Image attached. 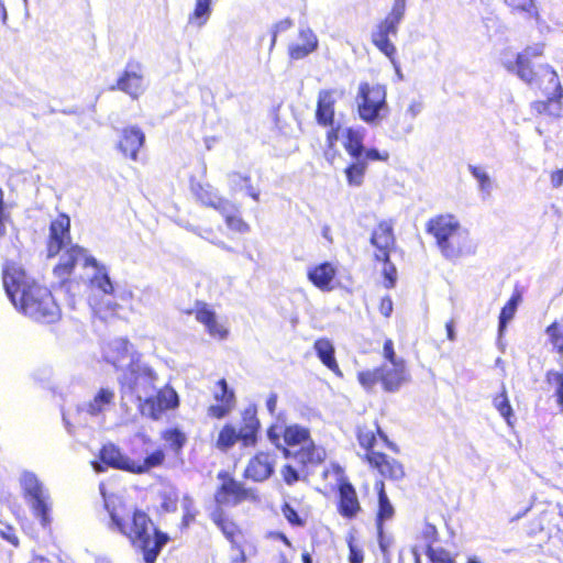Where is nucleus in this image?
Masks as SVG:
<instances>
[{"label": "nucleus", "mask_w": 563, "mask_h": 563, "mask_svg": "<svg viewBox=\"0 0 563 563\" xmlns=\"http://www.w3.org/2000/svg\"><path fill=\"white\" fill-rule=\"evenodd\" d=\"M212 12V0H196L195 8L188 16V23L198 27L203 26Z\"/></svg>", "instance_id": "nucleus-41"}, {"label": "nucleus", "mask_w": 563, "mask_h": 563, "mask_svg": "<svg viewBox=\"0 0 563 563\" xmlns=\"http://www.w3.org/2000/svg\"><path fill=\"white\" fill-rule=\"evenodd\" d=\"M280 511L286 521L295 528H302L307 523L306 516L300 515L288 501L280 506Z\"/></svg>", "instance_id": "nucleus-49"}, {"label": "nucleus", "mask_w": 563, "mask_h": 563, "mask_svg": "<svg viewBox=\"0 0 563 563\" xmlns=\"http://www.w3.org/2000/svg\"><path fill=\"white\" fill-rule=\"evenodd\" d=\"M364 555L361 549H358L352 541L349 542V562L350 563H363Z\"/></svg>", "instance_id": "nucleus-59"}, {"label": "nucleus", "mask_w": 563, "mask_h": 563, "mask_svg": "<svg viewBox=\"0 0 563 563\" xmlns=\"http://www.w3.org/2000/svg\"><path fill=\"white\" fill-rule=\"evenodd\" d=\"M220 481L214 492V501L218 506H238L245 501L256 500L254 489L245 486L227 471H220L217 475Z\"/></svg>", "instance_id": "nucleus-14"}, {"label": "nucleus", "mask_w": 563, "mask_h": 563, "mask_svg": "<svg viewBox=\"0 0 563 563\" xmlns=\"http://www.w3.org/2000/svg\"><path fill=\"white\" fill-rule=\"evenodd\" d=\"M318 37L310 27H300L298 31V42L291 43L288 46V56L292 60L302 59L313 53L318 48Z\"/></svg>", "instance_id": "nucleus-28"}, {"label": "nucleus", "mask_w": 563, "mask_h": 563, "mask_svg": "<svg viewBox=\"0 0 563 563\" xmlns=\"http://www.w3.org/2000/svg\"><path fill=\"white\" fill-rule=\"evenodd\" d=\"M426 554L431 563H455L450 552L443 548L427 547Z\"/></svg>", "instance_id": "nucleus-51"}, {"label": "nucleus", "mask_w": 563, "mask_h": 563, "mask_svg": "<svg viewBox=\"0 0 563 563\" xmlns=\"http://www.w3.org/2000/svg\"><path fill=\"white\" fill-rule=\"evenodd\" d=\"M292 26L294 20L290 18L282 19L273 25L271 49L276 45L278 34L289 31Z\"/></svg>", "instance_id": "nucleus-53"}, {"label": "nucleus", "mask_w": 563, "mask_h": 563, "mask_svg": "<svg viewBox=\"0 0 563 563\" xmlns=\"http://www.w3.org/2000/svg\"><path fill=\"white\" fill-rule=\"evenodd\" d=\"M493 405L499 415L506 420L507 424L512 426L514 410L505 386H503L501 390L493 397Z\"/></svg>", "instance_id": "nucleus-44"}, {"label": "nucleus", "mask_w": 563, "mask_h": 563, "mask_svg": "<svg viewBox=\"0 0 563 563\" xmlns=\"http://www.w3.org/2000/svg\"><path fill=\"white\" fill-rule=\"evenodd\" d=\"M386 86L377 82L362 81L358 85L355 97L357 113L362 121L375 123L380 118V112L387 107Z\"/></svg>", "instance_id": "nucleus-13"}, {"label": "nucleus", "mask_w": 563, "mask_h": 563, "mask_svg": "<svg viewBox=\"0 0 563 563\" xmlns=\"http://www.w3.org/2000/svg\"><path fill=\"white\" fill-rule=\"evenodd\" d=\"M70 218L66 213H58L49 222L48 234L45 241V251L48 258L59 255L58 262L53 267L54 276L60 285L70 282V277L79 261L85 266L97 267V260L87 254V250L76 243H71Z\"/></svg>", "instance_id": "nucleus-4"}, {"label": "nucleus", "mask_w": 563, "mask_h": 563, "mask_svg": "<svg viewBox=\"0 0 563 563\" xmlns=\"http://www.w3.org/2000/svg\"><path fill=\"white\" fill-rule=\"evenodd\" d=\"M199 510L197 509L194 498L189 495H185L183 497V517H181V527L188 528L191 523L195 522Z\"/></svg>", "instance_id": "nucleus-50"}, {"label": "nucleus", "mask_w": 563, "mask_h": 563, "mask_svg": "<svg viewBox=\"0 0 563 563\" xmlns=\"http://www.w3.org/2000/svg\"><path fill=\"white\" fill-rule=\"evenodd\" d=\"M131 342L121 338L115 340L109 347L108 361L114 367L119 368L129 358L130 362L126 367L123 379H120L121 387L126 385L131 390H137L141 380L146 384L144 393L152 391L157 379L156 373L146 364L141 363V354L132 352Z\"/></svg>", "instance_id": "nucleus-6"}, {"label": "nucleus", "mask_w": 563, "mask_h": 563, "mask_svg": "<svg viewBox=\"0 0 563 563\" xmlns=\"http://www.w3.org/2000/svg\"><path fill=\"white\" fill-rule=\"evenodd\" d=\"M550 179L554 188L560 187L563 184V167L561 169L553 170L550 174Z\"/></svg>", "instance_id": "nucleus-63"}, {"label": "nucleus", "mask_w": 563, "mask_h": 563, "mask_svg": "<svg viewBox=\"0 0 563 563\" xmlns=\"http://www.w3.org/2000/svg\"><path fill=\"white\" fill-rule=\"evenodd\" d=\"M232 548L236 549L239 553L231 560V563H246L247 558L244 550L240 545V542H238L236 545H232Z\"/></svg>", "instance_id": "nucleus-64"}, {"label": "nucleus", "mask_w": 563, "mask_h": 563, "mask_svg": "<svg viewBox=\"0 0 563 563\" xmlns=\"http://www.w3.org/2000/svg\"><path fill=\"white\" fill-rule=\"evenodd\" d=\"M383 357L390 363L399 362L400 357H397L394 342L391 339H386L383 344Z\"/></svg>", "instance_id": "nucleus-57"}, {"label": "nucleus", "mask_w": 563, "mask_h": 563, "mask_svg": "<svg viewBox=\"0 0 563 563\" xmlns=\"http://www.w3.org/2000/svg\"><path fill=\"white\" fill-rule=\"evenodd\" d=\"M115 393L112 388L101 387L93 398L87 404V412L98 416L114 402Z\"/></svg>", "instance_id": "nucleus-37"}, {"label": "nucleus", "mask_w": 563, "mask_h": 563, "mask_svg": "<svg viewBox=\"0 0 563 563\" xmlns=\"http://www.w3.org/2000/svg\"><path fill=\"white\" fill-rule=\"evenodd\" d=\"M470 170L472 175L478 180L482 189H488L490 187L489 176L483 168L478 166H472Z\"/></svg>", "instance_id": "nucleus-56"}, {"label": "nucleus", "mask_w": 563, "mask_h": 563, "mask_svg": "<svg viewBox=\"0 0 563 563\" xmlns=\"http://www.w3.org/2000/svg\"><path fill=\"white\" fill-rule=\"evenodd\" d=\"M145 143V134L137 126L123 128L119 136L117 148L120 153L131 159L136 161L140 150Z\"/></svg>", "instance_id": "nucleus-26"}, {"label": "nucleus", "mask_w": 563, "mask_h": 563, "mask_svg": "<svg viewBox=\"0 0 563 563\" xmlns=\"http://www.w3.org/2000/svg\"><path fill=\"white\" fill-rule=\"evenodd\" d=\"M228 179L234 189H245L252 199L258 201L260 191L252 185V179L249 174L231 172L228 174Z\"/></svg>", "instance_id": "nucleus-42"}, {"label": "nucleus", "mask_w": 563, "mask_h": 563, "mask_svg": "<svg viewBox=\"0 0 563 563\" xmlns=\"http://www.w3.org/2000/svg\"><path fill=\"white\" fill-rule=\"evenodd\" d=\"M329 130L325 133L327 148L335 152L336 142L340 136V125L328 126Z\"/></svg>", "instance_id": "nucleus-55"}, {"label": "nucleus", "mask_w": 563, "mask_h": 563, "mask_svg": "<svg viewBox=\"0 0 563 563\" xmlns=\"http://www.w3.org/2000/svg\"><path fill=\"white\" fill-rule=\"evenodd\" d=\"M179 406L177 393L172 387H164L144 399L141 411L153 420H158L167 410L176 409Z\"/></svg>", "instance_id": "nucleus-17"}, {"label": "nucleus", "mask_w": 563, "mask_h": 563, "mask_svg": "<svg viewBox=\"0 0 563 563\" xmlns=\"http://www.w3.org/2000/svg\"><path fill=\"white\" fill-rule=\"evenodd\" d=\"M186 313H194L196 321L205 327L211 338L222 341L229 336L228 327L219 320L216 311L207 302L197 300L194 308Z\"/></svg>", "instance_id": "nucleus-19"}, {"label": "nucleus", "mask_w": 563, "mask_h": 563, "mask_svg": "<svg viewBox=\"0 0 563 563\" xmlns=\"http://www.w3.org/2000/svg\"><path fill=\"white\" fill-rule=\"evenodd\" d=\"M107 508L110 515L109 528L137 548L143 554L144 563H155L162 549L170 540L168 534L159 530L143 509L131 510L124 503Z\"/></svg>", "instance_id": "nucleus-3"}, {"label": "nucleus", "mask_w": 563, "mask_h": 563, "mask_svg": "<svg viewBox=\"0 0 563 563\" xmlns=\"http://www.w3.org/2000/svg\"><path fill=\"white\" fill-rule=\"evenodd\" d=\"M211 520L232 545H236L240 542V539L243 537L242 529L236 522L225 516L222 509L212 512Z\"/></svg>", "instance_id": "nucleus-35"}, {"label": "nucleus", "mask_w": 563, "mask_h": 563, "mask_svg": "<svg viewBox=\"0 0 563 563\" xmlns=\"http://www.w3.org/2000/svg\"><path fill=\"white\" fill-rule=\"evenodd\" d=\"M544 516L545 514H542L530 522L529 534H537L545 529Z\"/></svg>", "instance_id": "nucleus-62"}, {"label": "nucleus", "mask_w": 563, "mask_h": 563, "mask_svg": "<svg viewBox=\"0 0 563 563\" xmlns=\"http://www.w3.org/2000/svg\"><path fill=\"white\" fill-rule=\"evenodd\" d=\"M261 429L260 420L255 411L245 410L242 413V423L238 429L240 443L244 448H253L257 443L258 432Z\"/></svg>", "instance_id": "nucleus-32"}, {"label": "nucleus", "mask_w": 563, "mask_h": 563, "mask_svg": "<svg viewBox=\"0 0 563 563\" xmlns=\"http://www.w3.org/2000/svg\"><path fill=\"white\" fill-rule=\"evenodd\" d=\"M290 457L295 459L301 467H317L327 460V450L311 439L294 451Z\"/></svg>", "instance_id": "nucleus-29"}, {"label": "nucleus", "mask_w": 563, "mask_h": 563, "mask_svg": "<svg viewBox=\"0 0 563 563\" xmlns=\"http://www.w3.org/2000/svg\"><path fill=\"white\" fill-rule=\"evenodd\" d=\"M161 439L175 454H179L187 443V435L178 428H168L161 432Z\"/></svg>", "instance_id": "nucleus-40"}, {"label": "nucleus", "mask_w": 563, "mask_h": 563, "mask_svg": "<svg viewBox=\"0 0 563 563\" xmlns=\"http://www.w3.org/2000/svg\"><path fill=\"white\" fill-rule=\"evenodd\" d=\"M330 474L335 477V486L331 489L335 492L336 512L347 521L356 519L363 512V507L355 486L338 463H331L324 468L322 477L327 478Z\"/></svg>", "instance_id": "nucleus-9"}, {"label": "nucleus", "mask_w": 563, "mask_h": 563, "mask_svg": "<svg viewBox=\"0 0 563 563\" xmlns=\"http://www.w3.org/2000/svg\"><path fill=\"white\" fill-rule=\"evenodd\" d=\"M521 292L519 290H515L505 306L501 308L499 313V330L503 331L507 322L510 321L518 308L519 302L521 301Z\"/></svg>", "instance_id": "nucleus-45"}, {"label": "nucleus", "mask_w": 563, "mask_h": 563, "mask_svg": "<svg viewBox=\"0 0 563 563\" xmlns=\"http://www.w3.org/2000/svg\"><path fill=\"white\" fill-rule=\"evenodd\" d=\"M282 429H283V427H277V426H272L267 429L268 439L276 448H278L280 450L283 448V445L280 444Z\"/></svg>", "instance_id": "nucleus-58"}, {"label": "nucleus", "mask_w": 563, "mask_h": 563, "mask_svg": "<svg viewBox=\"0 0 563 563\" xmlns=\"http://www.w3.org/2000/svg\"><path fill=\"white\" fill-rule=\"evenodd\" d=\"M236 442H240L238 429L231 423L223 424L216 441L217 449L227 452L232 449Z\"/></svg>", "instance_id": "nucleus-43"}, {"label": "nucleus", "mask_w": 563, "mask_h": 563, "mask_svg": "<svg viewBox=\"0 0 563 563\" xmlns=\"http://www.w3.org/2000/svg\"><path fill=\"white\" fill-rule=\"evenodd\" d=\"M363 133L358 130L349 128L345 131L344 148L352 158L365 157L369 161L387 162L389 153L378 151L377 148H364Z\"/></svg>", "instance_id": "nucleus-22"}, {"label": "nucleus", "mask_w": 563, "mask_h": 563, "mask_svg": "<svg viewBox=\"0 0 563 563\" xmlns=\"http://www.w3.org/2000/svg\"><path fill=\"white\" fill-rule=\"evenodd\" d=\"M308 280L321 291H332L336 286L338 267L331 262H322L307 271Z\"/></svg>", "instance_id": "nucleus-24"}, {"label": "nucleus", "mask_w": 563, "mask_h": 563, "mask_svg": "<svg viewBox=\"0 0 563 563\" xmlns=\"http://www.w3.org/2000/svg\"><path fill=\"white\" fill-rule=\"evenodd\" d=\"M276 466V454L271 451H258L249 460L243 477L254 483H263L272 477Z\"/></svg>", "instance_id": "nucleus-21"}, {"label": "nucleus", "mask_w": 563, "mask_h": 563, "mask_svg": "<svg viewBox=\"0 0 563 563\" xmlns=\"http://www.w3.org/2000/svg\"><path fill=\"white\" fill-rule=\"evenodd\" d=\"M223 216L227 227L238 233L244 234L250 231L249 223L243 219L239 208L230 201V207L224 212H219Z\"/></svg>", "instance_id": "nucleus-39"}, {"label": "nucleus", "mask_w": 563, "mask_h": 563, "mask_svg": "<svg viewBox=\"0 0 563 563\" xmlns=\"http://www.w3.org/2000/svg\"><path fill=\"white\" fill-rule=\"evenodd\" d=\"M20 485L22 496L27 503L33 516L40 520L43 527H48L52 522V501L43 483L35 474L25 472L20 478Z\"/></svg>", "instance_id": "nucleus-12"}, {"label": "nucleus", "mask_w": 563, "mask_h": 563, "mask_svg": "<svg viewBox=\"0 0 563 563\" xmlns=\"http://www.w3.org/2000/svg\"><path fill=\"white\" fill-rule=\"evenodd\" d=\"M508 12L519 22L539 23L541 21L538 0H501Z\"/></svg>", "instance_id": "nucleus-27"}, {"label": "nucleus", "mask_w": 563, "mask_h": 563, "mask_svg": "<svg viewBox=\"0 0 563 563\" xmlns=\"http://www.w3.org/2000/svg\"><path fill=\"white\" fill-rule=\"evenodd\" d=\"M391 220L378 222L371 234L369 242L375 247L374 260L388 263L391 251L395 249L396 239Z\"/></svg>", "instance_id": "nucleus-20"}, {"label": "nucleus", "mask_w": 563, "mask_h": 563, "mask_svg": "<svg viewBox=\"0 0 563 563\" xmlns=\"http://www.w3.org/2000/svg\"><path fill=\"white\" fill-rule=\"evenodd\" d=\"M89 306L93 316L104 322L119 318L123 310L114 294L90 295Z\"/></svg>", "instance_id": "nucleus-25"}, {"label": "nucleus", "mask_w": 563, "mask_h": 563, "mask_svg": "<svg viewBox=\"0 0 563 563\" xmlns=\"http://www.w3.org/2000/svg\"><path fill=\"white\" fill-rule=\"evenodd\" d=\"M406 0H395L390 12L382 20L371 35L374 46L398 68L397 48L390 41L398 33V25L404 18Z\"/></svg>", "instance_id": "nucleus-10"}, {"label": "nucleus", "mask_w": 563, "mask_h": 563, "mask_svg": "<svg viewBox=\"0 0 563 563\" xmlns=\"http://www.w3.org/2000/svg\"><path fill=\"white\" fill-rule=\"evenodd\" d=\"M313 350L320 362L336 376H342V371L335 358V349L328 338H319L313 343Z\"/></svg>", "instance_id": "nucleus-34"}, {"label": "nucleus", "mask_w": 563, "mask_h": 563, "mask_svg": "<svg viewBox=\"0 0 563 563\" xmlns=\"http://www.w3.org/2000/svg\"><path fill=\"white\" fill-rule=\"evenodd\" d=\"M96 268L97 272L90 279L91 284L101 291L100 295L113 294L114 288L109 278L108 273L104 271L103 267H99L98 264Z\"/></svg>", "instance_id": "nucleus-48"}, {"label": "nucleus", "mask_w": 563, "mask_h": 563, "mask_svg": "<svg viewBox=\"0 0 563 563\" xmlns=\"http://www.w3.org/2000/svg\"><path fill=\"white\" fill-rule=\"evenodd\" d=\"M212 402L207 407L206 413L211 419L221 420L228 417L236 405L234 389L225 378L216 382L212 388Z\"/></svg>", "instance_id": "nucleus-16"}, {"label": "nucleus", "mask_w": 563, "mask_h": 563, "mask_svg": "<svg viewBox=\"0 0 563 563\" xmlns=\"http://www.w3.org/2000/svg\"><path fill=\"white\" fill-rule=\"evenodd\" d=\"M282 438L284 442L282 452L285 457H290L291 448L301 446L312 439L310 430L297 423L283 427Z\"/></svg>", "instance_id": "nucleus-31"}, {"label": "nucleus", "mask_w": 563, "mask_h": 563, "mask_svg": "<svg viewBox=\"0 0 563 563\" xmlns=\"http://www.w3.org/2000/svg\"><path fill=\"white\" fill-rule=\"evenodd\" d=\"M545 382L548 385L554 387V395L559 405L560 411H563V372L562 371H548L545 373Z\"/></svg>", "instance_id": "nucleus-47"}, {"label": "nucleus", "mask_w": 563, "mask_h": 563, "mask_svg": "<svg viewBox=\"0 0 563 563\" xmlns=\"http://www.w3.org/2000/svg\"><path fill=\"white\" fill-rule=\"evenodd\" d=\"M368 162L371 161L365 157L353 158V162L344 168L349 186L360 187L363 185Z\"/></svg>", "instance_id": "nucleus-38"}, {"label": "nucleus", "mask_w": 563, "mask_h": 563, "mask_svg": "<svg viewBox=\"0 0 563 563\" xmlns=\"http://www.w3.org/2000/svg\"><path fill=\"white\" fill-rule=\"evenodd\" d=\"M356 378L366 391H372L377 384H380L384 391L397 393L410 380V374L406 361L399 358V362L390 363L389 366L382 364L372 369L360 371Z\"/></svg>", "instance_id": "nucleus-8"}, {"label": "nucleus", "mask_w": 563, "mask_h": 563, "mask_svg": "<svg viewBox=\"0 0 563 563\" xmlns=\"http://www.w3.org/2000/svg\"><path fill=\"white\" fill-rule=\"evenodd\" d=\"M20 485L22 496L27 503L33 516L40 520L43 527H48L52 522V501L43 483L35 474L25 472L20 478Z\"/></svg>", "instance_id": "nucleus-11"}, {"label": "nucleus", "mask_w": 563, "mask_h": 563, "mask_svg": "<svg viewBox=\"0 0 563 563\" xmlns=\"http://www.w3.org/2000/svg\"><path fill=\"white\" fill-rule=\"evenodd\" d=\"M99 460L108 467L125 472L126 457L121 449L113 444H103L99 451Z\"/></svg>", "instance_id": "nucleus-36"}, {"label": "nucleus", "mask_w": 563, "mask_h": 563, "mask_svg": "<svg viewBox=\"0 0 563 563\" xmlns=\"http://www.w3.org/2000/svg\"><path fill=\"white\" fill-rule=\"evenodd\" d=\"M339 97L335 89H322L318 92L314 119L319 125L332 126L334 124L335 104Z\"/></svg>", "instance_id": "nucleus-23"}, {"label": "nucleus", "mask_w": 563, "mask_h": 563, "mask_svg": "<svg viewBox=\"0 0 563 563\" xmlns=\"http://www.w3.org/2000/svg\"><path fill=\"white\" fill-rule=\"evenodd\" d=\"M0 537L11 543L13 547L18 548L20 544V540L15 533L13 527L8 526L5 530L0 531Z\"/></svg>", "instance_id": "nucleus-60"}, {"label": "nucleus", "mask_w": 563, "mask_h": 563, "mask_svg": "<svg viewBox=\"0 0 563 563\" xmlns=\"http://www.w3.org/2000/svg\"><path fill=\"white\" fill-rule=\"evenodd\" d=\"M2 282L13 306L40 323H54L60 319V308L51 290L32 278L22 265L8 261L2 268Z\"/></svg>", "instance_id": "nucleus-2"}, {"label": "nucleus", "mask_w": 563, "mask_h": 563, "mask_svg": "<svg viewBox=\"0 0 563 563\" xmlns=\"http://www.w3.org/2000/svg\"><path fill=\"white\" fill-rule=\"evenodd\" d=\"M189 189L196 201L206 208L224 212L230 207V200L208 181L190 178Z\"/></svg>", "instance_id": "nucleus-18"}, {"label": "nucleus", "mask_w": 563, "mask_h": 563, "mask_svg": "<svg viewBox=\"0 0 563 563\" xmlns=\"http://www.w3.org/2000/svg\"><path fill=\"white\" fill-rule=\"evenodd\" d=\"M384 265L385 266L382 271V274L385 278L384 286L387 289L394 288L397 280V269L395 265L390 262V260L388 261V263H384Z\"/></svg>", "instance_id": "nucleus-54"}, {"label": "nucleus", "mask_w": 563, "mask_h": 563, "mask_svg": "<svg viewBox=\"0 0 563 563\" xmlns=\"http://www.w3.org/2000/svg\"><path fill=\"white\" fill-rule=\"evenodd\" d=\"M280 476L283 482L288 486H292L301 479L299 471L288 463L282 466Z\"/></svg>", "instance_id": "nucleus-52"}, {"label": "nucleus", "mask_w": 563, "mask_h": 563, "mask_svg": "<svg viewBox=\"0 0 563 563\" xmlns=\"http://www.w3.org/2000/svg\"><path fill=\"white\" fill-rule=\"evenodd\" d=\"M544 45L536 43L520 51L514 62L504 64L505 68L522 80L534 95L543 96V100H534L530 104L534 117H554L561 109L563 87L558 73L552 66L542 63Z\"/></svg>", "instance_id": "nucleus-1"}, {"label": "nucleus", "mask_w": 563, "mask_h": 563, "mask_svg": "<svg viewBox=\"0 0 563 563\" xmlns=\"http://www.w3.org/2000/svg\"><path fill=\"white\" fill-rule=\"evenodd\" d=\"M374 489L377 494L378 507L375 516L376 528L379 532L383 531V526L386 520H390L395 515V509L387 496L385 483L382 479H376Z\"/></svg>", "instance_id": "nucleus-33"}, {"label": "nucleus", "mask_w": 563, "mask_h": 563, "mask_svg": "<svg viewBox=\"0 0 563 563\" xmlns=\"http://www.w3.org/2000/svg\"><path fill=\"white\" fill-rule=\"evenodd\" d=\"M121 90L132 98H137L142 91V74L139 64H128L126 69L120 75L111 90Z\"/></svg>", "instance_id": "nucleus-30"}, {"label": "nucleus", "mask_w": 563, "mask_h": 563, "mask_svg": "<svg viewBox=\"0 0 563 563\" xmlns=\"http://www.w3.org/2000/svg\"><path fill=\"white\" fill-rule=\"evenodd\" d=\"M393 308H394V305H393V300H391L390 296H385L380 299L379 305H378V310L385 318L390 317V314L393 312Z\"/></svg>", "instance_id": "nucleus-61"}, {"label": "nucleus", "mask_w": 563, "mask_h": 563, "mask_svg": "<svg viewBox=\"0 0 563 563\" xmlns=\"http://www.w3.org/2000/svg\"><path fill=\"white\" fill-rule=\"evenodd\" d=\"M125 457V472L140 475L163 466L166 454L162 448L148 452L144 444H132Z\"/></svg>", "instance_id": "nucleus-15"}, {"label": "nucleus", "mask_w": 563, "mask_h": 563, "mask_svg": "<svg viewBox=\"0 0 563 563\" xmlns=\"http://www.w3.org/2000/svg\"><path fill=\"white\" fill-rule=\"evenodd\" d=\"M355 437L360 448L363 450L362 461L368 470L376 473L383 482H399L406 476L402 462L382 450V443L394 452H398L395 443L375 423L373 427L366 423L358 424Z\"/></svg>", "instance_id": "nucleus-5"}, {"label": "nucleus", "mask_w": 563, "mask_h": 563, "mask_svg": "<svg viewBox=\"0 0 563 563\" xmlns=\"http://www.w3.org/2000/svg\"><path fill=\"white\" fill-rule=\"evenodd\" d=\"M545 333L553 350L563 356V324L553 321L545 328Z\"/></svg>", "instance_id": "nucleus-46"}, {"label": "nucleus", "mask_w": 563, "mask_h": 563, "mask_svg": "<svg viewBox=\"0 0 563 563\" xmlns=\"http://www.w3.org/2000/svg\"><path fill=\"white\" fill-rule=\"evenodd\" d=\"M426 232L434 238L446 260H456L468 249V232L453 214L441 213L430 218L426 223Z\"/></svg>", "instance_id": "nucleus-7"}]
</instances>
